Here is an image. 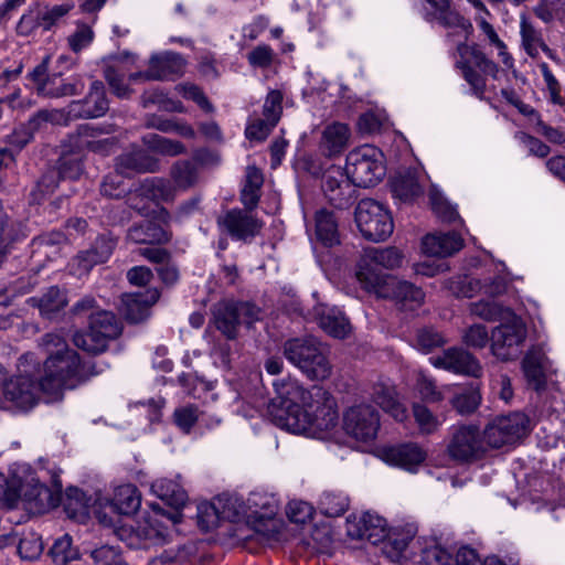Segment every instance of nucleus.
<instances>
[{"instance_id": "obj_12", "label": "nucleus", "mask_w": 565, "mask_h": 565, "mask_svg": "<svg viewBox=\"0 0 565 565\" xmlns=\"http://www.w3.org/2000/svg\"><path fill=\"white\" fill-rule=\"evenodd\" d=\"M505 319L491 334L492 353L503 361L515 356L526 338L525 324L519 317L512 313Z\"/></svg>"}, {"instance_id": "obj_35", "label": "nucleus", "mask_w": 565, "mask_h": 565, "mask_svg": "<svg viewBox=\"0 0 565 565\" xmlns=\"http://www.w3.org/2000/svg\"><path fill=\"white\" fill-rule=\"evenodd\" d=\"M138 195L157 203L170 202L174 200L177 189L173 183L166 179L149 178L140 184Z\"/></svg>"}, {"instance_id": "obj_17", "label": "nucleus", "mask_w": 565, "mask_h": 565, "mask_svg": "<svg viewBox=\"0 0 565 565\" xmlns=\"http://www.w3.org/2000/svg\"><path fill=\"white\" fill-rule=\"evenodd\" d=\"M246 509L248 518L259 519L260 521V524L256 527V534L259 535L262 540L271 539L276 531L273 518L277 512L274 498L253 492L247 499Z\"/></svg>"}, {"instance_id": "obj_51", "label": "nucleus", "mask_w": 565, "mask_h": 565, "mask_svg": "<svg viewBox=\"0 0 565 565\" xmlns=\"http://www.w3.org/2000/svg\"><path fill=\"white\" fill-rule=\"evenodd\" d=\"M521 36H522V45L526 53L535 57L539 55L540 50L544 52H548V47L544 43L542 35L540 32L535 30V28L526 20H521Z\"/></svg>"}, {"instance_id": "obj_59", "label": "nucleus", "mask_w": 565, "mask_h": 565, "mask_svg": "<svg viewBox=\"0 0 565 565\" xmlns=\"http://www.w3.org/2000/svg\"><path fill=\"white\" fill-rule=\"evenodd\" d=\"M172 417L178 428L189 434L200 417V411L195 405H184L175 408Z\"/></svg>"}, {"instance_id": "obj_36", "label": "nucleus", "mask_w": 565, "mask_h": 565, "mask_svg": "<svg viewBox=\"0 0 565 565\" xmlns=\"http://www.w3.org/2000/svg\"><path fill=\"white\" fill-rule=\"evenodd\" d=\"M460 58L457 62H465L469 66L479 68L484 75L497 78L499 66L487 57V55L476 46L460 44L457 47Z\"/></svg>"}, {"instance_id": "obj_11", "label": "nucleus", "mask_w": 565, "mask_h": 565, "mask_svg": "<svg viewBox=\"0 0 565 565\" xmlns=\"http://www.w3.org/2000/svg\"><path fill=\"white\" fill-rule=\"evenodd\" d=\"M529 419L523 413H512L490 422L484 430L487 447L501 448L514 444L527 433Z\"/></svg>"}, {"instance_id": "obj_46", "label": "nucleus", "mask_w": 565, "mask_h": 565, "mask_svg": "<svg viewBox=\"0 0 565 565\" xmlns=\"http://www.w3.org/2000/svg\"><path fill=\"white\" fill-rule=\"evenodd\" d=\"M319 326L333 338L343 339L351 332V326L345 316L334 309L319 316Z\"/></svg>"}, {"instance_id": "obj_58", "label": "nucleus", "mask_w": 565, "mask_h": 565, "mask_svg": "<svg viewBox=\"0 0 565 565\" xmlns=\"http://www.w3.org/2000/svg\"><path fill=\"white\" fill-rule=\"evenodd\" d=\"M471 313L488 321L505 319L512 315L510 310L504 309L497 302L490 301H478L472 303Z\"/></svg>"}, {"instance_id": "obj_38", "label": "nucleus", "mask_w": 565, "mask_h": 565, "mask_svg": "<svg viewBox=\"0 0 565 565\" xmlns=\"http://www.w3.org/2000/svg\"><path fill=\"white\" fill-rule=\"evenodd\" d=\"M151 492L175 509L182 508L188 499L186 492L178 482L166 478L153 481Z\"/></svg>"}, {"instance_id": "obj_39", "label": "nucleus", "mask_w": 565, "mask_h": 565, "mask_svg": "<svg viewBox=\"0 0 565 565\" xmlns=\"http://www.w3.org/2000/svg\"><path fill=\"white\" fill-rule=\"evenodd\" d=\"M111 504L120 514L130 515L140 508L141 495L134 484H121L115 489Z\"/></svg>"}, {"instance_id": "obj_27", "label": "nucleus", "mask_w": 565, "mask_h": 565, "mask_svg": "<svg viewBox=\"0 0 565 565\" xmlns=\"http://www.w3.org/2000/svg\"><path fill=\"white\" fill-rule=\"evenodd\" d=\"M351 139L350 127L340 121L328 124L321 136L320 147L329 157L339 156L349 146Z\"/></svg>"}, {"instance_id": "obj_18", "label": "nucleus", "mask_w": 565, "mask_h": 565, "mask_svg": "<svg viewBox=\"0 0 565 565\" xmlns=\"http://www.w3.org/2000/svg\"><path fill=\"white\" fill-rule=\"evenodd\" d=\"M108 109L109 102L104 84L100 81H94L84 99L70 104L68 114L78 118H98L104 116Z\"/></svg>"}, {"instance_id": "obj_29", "label": "nucleus", "mask_w": 565, "mask_h": 565, "mask_svg": "<svg viewBox=\"0 0 565 565\" xmlns=\"http://www.w3.org/2000/svg\"><path fill=\"white\" fill-rule=\"evenodd\" d=\"M348 533L356 539H380L385 533L386 521L377 514L365 512L352 521L348 519Z\"/></svg>"}, {"instance_id": "obj_43", "label": "nucleus", "mask_w": 565, "mask_h": 565, "mask_svg": "<svg viewBox=\"0 0 565 565\" xmlns=\"http://www.w3.org/2000/svg\"><path fill=\"white\" fill-rule=\"evenodd\" d=\"M170 177L177 191L189 190L199 182L198 164L191 160H179L172 164Z\"/></svg>"}, {"instance_id": "obj_22", "label": "nucleus", "mask_w": 565, "mask_h": 565, "mask_svg": "<svg viewBox=\"0 0 565 565\" xmlns=\"http://www.w3.org/2000/svg\"><path fill=\"white\" fill-rule=\"evenodd\" d=\"M159 299L157 289L126 294L121 297V312L127 320L137 323L148 317L149 308Z\"/></svg>"}, {"instance_id": "obj_42", "label": "nucleus", "mask_w": 565, "mask_h": 565, "mask_svg": "<svg viewBox=\"0 0 565 565\" xmlns=\"http://www.w3.org/2000/svg\"><path fill=\"white\" fill-rule=\"evenodd\" d=\"M316 236L326 246L339 244L338 221L332 212L320 210L316 213Z\"/></svg>"}, {"instance_id": "obj_28", "label": "nucleus", "mask_w": 565, "mask_h": 565, "mask_svg": "<svg viewBox=\"0 0 565 565\" xmlns=\"http://www.w3.org/2000/svg\"><path fill=\"white\" fill-rule=\"evenodd\" d=\"M373 401L397 422L407 418L406 407L401 403L395 387L387 382H379L373 386Z\"/></svg>"}, {"instance_id": "obj_32", "label": "nucleus", "mask_w": 565, "mask_h": 565, "mask_svg": "<svg viewBox=\"0 0 565 565\" xmlns=\"http://www.w3.org/2000/svg\"><path fill=\"white\" fill-rule=\"evenodd\" d=\"M113 131L111 125H89L84 124L77 127V129L68 136V146L72 151H84L89 150L103 135L110 134Z\"/></svg>"}, {"instance_id": "obj_47", "label": "nucleus", "mask_w": 565, "mask_h": 565, "mask_svg": "<svg viewBox=\"0 0 565 565\" xmlns=\"http://www.w3.org/2000/svg\"><path fill=\"white\" fill-rule=\"evenodd\" d=\"M215 501L222 520L235 522L241 516H247L246 503L235 494H222Z\"/></svg>"}, {"instance_id": "obj_34", "label": "nucleus", "mask_w": 565, "mask_h": 565, "mask_svg": "<svg viewBox=\"0 0 565 565\" xmlns=\"http://www.w3.org/2000/svg\"><path fill=\"white\" fill-rule=\"evenodd\" d=\"M127 236L137 244H163L170 239V234L152 221L135 224L129 228Z\"/></svg>"}, {"instance_id": "obj_50", "label": "nucleus", "mask_w": 565, "mask_h": 565, "mask_svg": "<svg viewBox=\"0 0 565 565\" xmlns=\"http://www.w3.org/2000/svg\"><path fill=\"white\" fill-rule=\"evenodd\" d=\"M50 556L56 565H65L79 557V552L73 546L72 537L64 534L56 539L50 548Z\"/></svg>"}, {"instance_id": "obj_37", "label": "nucleus", "mask_w": 565, "mask_h": 565, "mask_svg": "<svg viewBox=\"0 0 565 565\" xmlns=\"http://www.w3.org/2000/svg\"><path fill=\"white\" fill-rule=\"evenodd\" d=\"M58 116L57 111L40 110L28 122L26 126H21L10 135V143L19 149L28 145L35 130L39 129L42 122L55 121Z\"/></svg>"}, {"instance_id": "obj_52", "label": "nucleus", "mask_w": 565, "mask_h": 565, "mask_svg": "<svg viewBox=\"0 0 565 565\" xmlns=\"http://www.w3.org/2000/svg\"><path fill=\"white\" fill-rule=\"evenodd\" d=\"M349 508V498L342 493L324 492L319 501L320 512L328 518H338Z\"/></svg>"}, {"instance_id": "obj_8", "label": "nucleus", "mask_w": 565, "mask_h": 565, "mask_svg": "<svg viewBox=\"0 0 565 565\" xmlns=\"http://www.w3.org/2000/svg\"><path fill=\"white\" fill-rule=\"evenodd\" d=\"M50 62L51 56L45 55L41 63L28 75L33 82L39 95L50 98H60L78 95L83 92L85 84L81 75H74L68 78H63L60 73L49 75Z\"/></svg>"}, {"instance_id": "obj_23", "label": "nucleus", "mask_w": 565, "mask_h": 565, "mask_svg": "<svg viewBox=\"0 0 565 565\" xmlns=\"http://www.w3.org/2000/svg\"><path fill=\"white\" fill-rule=\"evenodd\" d=\"M387 289V296H381L380 298H387L394 300L401 309L414 310L423 305L425 299L424 291L412 282L398 280L393 278Z\"/></svg>"}, {"instance_id": "obj_4", "label": "nucleus", "mask_w": 565, "mask_h": 565, "mask_svg": "<svg viewBox=\"0 0 565 565\" xmlns=\"http://www.w3.org/2000/svg\"><path fill=\"white\" fill-rule=\"evenodd\" d=\"M180 520L179 512L166 513L161 509L153 508L152 513L138 521L136 527L125 524L114 532L130 548H148L153 544L162 543L169 527L178 524Z\"/></svg>"}, {"instance_id": "obj_33", "label": "nucleus", "mask_w": 565, "mask_h": 565, "mask_svg": "<svg viewBox=\"0 0 565 565\" xmlns=\"http://www.w3.org/2000/svg\"><path fill=\"white\" fill-rule=\"evenodd\" d=\"M403 253L394 246L384 248H367L363 253V268L367 269L369 264L379 265L386 270H393L402 266Z\"/></svg>"}, {"instance_id": "obj_6", "label": "nucleus", "mask_w": 565, "mask_h": 565, "mask_svg": "<svg viewBox=\"0 0 565 565\" xmlns=\"http://www.w3.org/2000/svg\"><path fill=\"white\" fill-rule=\"evenodd\" d=\"M75 3L67 1L61 4L34 2L19 19L15 31L20 36L33 35L38 30L50 32L74 10Z\"/></svg>"}, {"instance_id": "obj_3", "label": "nucleus", "mask_w": 565, "mask_h": 565, "mask_svg": "<svg viewBox=\"0 0 565 565\" xmlns=\"http://www.w3.org/2000/svg\"><path fill=\"white\" fill-rule=\"evenodd\" d=\"M41 361L32 352L23 354L18 362V374L4 384V398L19 409H30L43 395Z\"/></svg>"}, {"instance_id": "obj_1", "label": "nucleus", "mask_w": 565, "mask_h": 565, "mask_svg": "<svg viewBox=\"0 0 565 565\" xmlns=\"http://www.w3.org/2000/svg\"><path fill=\"white\" fill-rule=\"evenodd\" d=\"M274 388L276 396L267 411L277 426L295 434H316L335 427V401L323 387L307 390L299 381L287 377L274 382Z\"/></svg>"}, {"instance_id": "obj_64", "label": "nucleus", "mask_w": 565, "mask_h": 565, "mask_svg": "<svg viewBox=\"0 0 565 565\" xmlns=\"http://www.w3.org/2000/svg\"><path fill=\"white\" fill-rule=\"evenodd\" d=\"M275 60L276 53L267 44H259L247 54L249 65L257 68H268Z\"/></svg>"}, {"instance_id": "obj_5", "label": "nucleus", "mask_w": 565, "mask_h": 565, "mask_svg": "<svg viewBox=\"0 0 565 565\" xmlns=\"http://www.w3.org/2000/svg\"><path fill=\"white\" fill-rule=\"evenodd\" d=\"M284 356L308 379L323 381L331 375L332 365L321 343L312 337L292 338L282 345Z\"/></svg>"}, {"instance_id": "obj_54", "label": "nucleus", "mask_w": 565, "mask_h": 565, "mask_svg": "<svg viewBox=\"0 0 565 565\" xmlns=\"http://www.w3.org/2000/svg\"><path fill=\"white\" fill-rule=\"evenodd\" d=\"M486 14L482 15V13H479L477 14L476 17V21L480 28V30L483 32V34L487 36V39L489 40V42L494 45L498 51H499V56L501 57V61L502 63L508 66V67H511L512 66V63H513V58L511 57V55L508 53L507 51V45L504 44L503 41L500 40V38L498 36L494 28L492 26V24H490L486 18H484Z\"/></svg>"}, {"instance_id": "obj_55", "label": "nucleus", "mask_w": 565, "mask_h": 565, "mask_svg": "<svg viewBox=\"0 0 565 565\" xmlns=\"http://www.w3.org/2000/svg\"><path fill=\"white\" fill-rule=\"evenodd\" d=\"M74 344L92 354H98L106 350L108 342L95 331L88 329L87 332H77L73 338Z\"/></svg>"}, {"instance_id": "obj_41", "label": "nucleus", "mask_w": 565, "mask_h": 565, "mask_svg": "<svg viewBox=\"0 0 565 565\" xmlns=\"http://www.w3.org/2000/svg\"><path fill=\"white\" fill-rule=\"evenodd\" d=\"M544 355L540 350H531L524 356L522 366L527 383L535 391L545 387V374L543 367Z\"/></svg>"}, {"instance_id": "obj_26", "label": "nucleus", "mask_w": 565, "mask_h": 565, "mask_svg": "<svg viewBox=\"0 0 565 565\" xmlns=\"http://www.w3.org/2000/svg\"><path fill=\"white\" fill-rule=\"evenodd\" d=\"M116 170L125 175L156 172L159 170V161L146 150L137 149L119 156L116 161Z\"/></svg>"}, {"instance_id": "obj_14", "label": "nucleus", "mask_w": 565, "mask_h": 565, "mask_svg": "<svg viewBox=\"0 0 565 565\" xmlns=\"http://www.w3.org/2000/svg\"><path fill=\"white\" fill-rule=\"evenodd\" d=\"M250 211L233 209L225 212L217 218L220 230L227 233L233 239L250 242L260 233L264 225Z\"/></svg>"}, {"instance_id": "obj_20", "label": "nucleus", "mask_w": 565, "mask_h": 565, "mask_svg": "<svg viewBox=\"0 0 565 565\" xmlns=\"http://www.w3.org/2000/svg\"><path fill=\"white\" fill-rule=\"evenodd\" d=\"M153 81L173 79L184 73L185 61L174 52L153 54L148 62Z\"/></svg>"}, {"instance_id": "obj_61", "label": "nucleus", "mask_w": 565, "mask_h": 565, "mask_svg": "<svg viewBox=\"0 0 565 565\" xmlns=\"http://www.w3.org/2000/svg\"><path fill=\"white\" fill-rule=\"evenodd\" d=\"M175 92L182 95L184 98L193 100L206 113H213L214 107L209 102L202 89L191 83H181L174 87Z\"/></svg>"}, {"instance_id": "obj_53", "label": "nucleus", "mask_w": 565, "mask_h": 565, "mask_svg": "<svg viewBox=\"0 0 565 565\" xmlns=\"http://www.w3.org/2000/svg\"><path fill=\"white\" fill-rule=\"evenodd\" d=\"M393 192L403 201H411L423 194V188L413 173L401 174L393 182Z\"/></svg>"}, {"instance_id": "obj_16", "label": "nucleus", "mask_w": 565, "mask_h": 565, "mask_svg": "<svg viewBox=\"0 0 565 565\" xmlns=\"http://www.w3.org/2000/svg\"><path fill=\"white\" fill-rule=\"evenodd\" d=\"M354 184L344 170L340 167H331L322 178V191L327 200L335 207L347 206L353 198Z\"/></svg>"}, {"instance_id": "obj_9", "label": "nucleus", "mask_w": 565, "mask_h": 565, "mask_svg": "<svg viewBox=\"0 0 565 565\" xmlns=\"http://www.w3.org/2000/svg\"><path fill=\"white\" fill-rule=\"evenodd\" d=\"M355 222L361 234L369 241H385L394 228L390 212L372 199L361 200L355 209Z\"/></svg>"}, {"instance_id": "obj_60", "label": "nucleus", "mask_w": 565, "mask_h": 565, "mask_svg": "<svg viewBox=\"0 0 565 565\" xmlns=\"http://www.w3.org/2000/svg\"><path fill=\"white\" fill-rule=\"evenodd\" d=\"M93 39L94 31L92 26L83 21H77L75 31L67 38V43L70 49L77 53L88 46Z\"/></svg>"}, {"instance_id": "obj_21", "label": "nucleus", "mask_w": 565, "mask_h": 565, "mask_svg": "<svg viewBox=\"0 0 565 565\" xmlns=\"http://www.w3.org/2000/svg\"><path fill=\"white\" fill-rule=\"evenodd\" d=\"M383 459L394 466L413 470L426 458V451L417 444L407 443L383 449Z\"/></svg>"}, {"instance_id": "obj_56", "label": "nucleus", "mask_w": 565, "mask_h": 565, "mask_svg": "<svg viewBox=\"0 0 565 565\" xmlns=\"http://www.w3.org/2000/svg\"><path fill=\"white\" fill-rule=\"evenodd\" d=\"M481 401L480 393L475 387L462 388L451 399L454 408L460 414H470L477 409Z\"/></svg>"}, {"instance_id": "obj_63", "label": "nucleus", "mask_w": 565, "mask_h": 565, "mask_svg": "<svg viewBox=\"0 0 565 565\" xmlns=\"http://www.w3.org/2000/svg\"><path fill=\"white\" fill-rule=\"evenodd\" d=\"M433 211L445 222H454L458 217L457 210L437 191L429 193Z\"/></svg>"}, {"instance_id": "obj_31", "label": "nucleus", "mask_w": 565, "mask_h": 565, "mask_svg": "<svg viewBox=\"0 0 565 565\" xmlns=\"http://www.w3.org/2000/svg\"><path fill=\"white\" fill-rule=\"evenodd\" d=\"M29 303L39 308L43 318L53 320L67 305V298L63 290L57 287H50L42 296L32 297Z\"/></svg>"}, {"instance_id": "obj_57", "label": "nucleus", "mask_w": 565, "mask_h": 565, "mask_svg": "<svg viewBox=\"0 0 565 565\" xmlns=\"http://www.w3.org/2000/svg\"><path fill=\"white\" fill-rule=\"evenodd\" d=\"M413 414L419 430L426 435L435 433L443 423L438 416L423 404H414Z\"/></svg>"}, {"instance_id": "obj_2", "label": "nucleus", "mask_w": 565, "mask_h": 565, "mask_svg": "<svg viewBox=\"0 0 565 565\" xmlns=\"http://www.w3.org/2000/svg\"><path fill=\"white\" fill-rule=\"evenodd\" d=\"M39 348L46 354L41 363L40 376L47 403L61 401L65 391L76 388L97 374L93 364L81 362L79 355L70 349L58 333L50 332L41 337Z\"/></svg>"}, {"instance_id": "obj_15", "label": "nucleus", "mask_w": 565, "mask_h": 565, "mask_svg": "<svg viewBox=\"0 0 565 565\" xmlns=\"http://www.w3.org/2000/svg\"><path fill=\"white\" fill-rule=\"evenodd\" d=\"M345 431L358 440L373 439L379 430V414L370 405H356L350 407L343 417Z\"/></svg>"}, {"instance_id": "obj_25", "label": "nucleus", "mask_w": 565, "mask_h": 565, "mask_svg": "<svg viewBox=\"0 0 565 565\" xmlns=\"http://www.w3.org/2000/svg\"><path fill=\"white\" fill-rule=\"evenodd\" d=\"M383 270V268L375 264H369L367 269L363 268L362 255L356 265L355 276L362 288L367 292H373L377 297L387 296L386 287L394 277L385 274Z\"/></svg>"}, {"instance_id": "obj_49", "label": "nucleus", "mask_w": 565, "mask_h": 565, "mask_svg": "<svg viewBox=\"0 0 565 565\" xmlns=\"http://www.w3.org/2000/svg\"><path fill=\"white\" fill-rule=\"evenodd\" d=\"M63 504L65 512L71 519L84 521L88 515V500L79 489H68Z\"/></svg>"}, {"instance_id": "obj_62", "label": "nucleus", "mask_w": 565, "mask_h": 565, "mask_svg": "<svg viewBox=\"0 0 565 565\" xmlns=\"http://www.w3.org/2000/svg\"><path fill=\"white\" fill-rule=\"evenodd\" d=\"M416 534L417 526L413 523H407L402 527L394 529L388 536V544L398 553H402Z\"/></svg>"}, {"instance_id": "obj_13", "label": "nucleus", "mask_w": 565, "mask_h": 565, "mask_svg": "<svg viewBox=\"0 0 565 565\" xmlns=\"http://www.w3.org/2000/svg\"><path fill=\"white\" fill-rule=\"evenodd\" d=\"M449 456L461 462L473 461L481 458L488 450L484 435L478 427L465 425L458 427L447 447Z\"/></svg>"}, {"instance_id": "obj_10", "label": "nucleus", "mask_w": 565, "mask_h": 565, "mask_svg": "<svg viewBox=\"0 0 565 565\" xmlns=\"http://www.w3.org/2000/svg\"><path fill=\"white\" fill-rule=\"evenodd\" d=\"M260 310L249 302H220L214 307V324L227 339H235L239 324L252 326Z\"/></svg>"}, {"instance_id": "obj_19", "label": "nucleus", "mask_w": 565, "mask_h": 565, "mask_svg": "<svg viewBox=\"0 0 565 565\" xmlns=\"http://www.w3.org/2000/svg\"><path fill=\"white\" fill-rule=\"evenodd\" d=\"M430 362L436 367L457 374L479 377L482 372L479 361L468 351L458 348L448 349L441 355L430 358Z\"/></svg>"}, {"instance_id": "obj_24", "label": "nucleus", "mask_w": 565, "mask_h": 565, "mask_svg": "<svg viewBox=\"0 0 565 565\" xmlns=\"http://www.w3.org/2000/svg\"><path fill=\"white\" fill-rule=\"evenodd\" d=\"M462 247L463 239L455 232L428 234L422 242L423 252L434 257L451 256Z\"/></svg>"}, {"instance_id": "obj_45", "label": "nucleus", "mask_w": 565, "mask_h": 565, "mask_svg": "<svg viewBox=\"0 0 565 565\" xmlns=\"http://www.w3.org/2000/svg\"><path fill=\"white\" fill-rule=\"evenodd\" d=\"M434 9L435 17L440 24L447 28H462L471 26L456 9L450 4V0H426Z\"/></svg>"}, {"instance_id": "obj_7", "label": "nucleus", "mask_w": 565, "mask_h": 565, "mask_svg": "<svg viewBox=\"0 0 565 565\" xmlns=\"http://www.w3.org/2000/svg\"><path fill=\"white\" fill-rule=\"evenodd\" d=\"M381 157V152L371 146L353 149L347 156L344 172L355 186H373L385 173Z\"/></svg>"}, {"instance_id": "obj_44", "label": "nucleus", "mask_w": 565, "mask_h": 565, "mask_svg": "<svg viewBox=\"0 0 565 565\" xmlns=\"http://www.w3.org/2000/svg\"><path fill=\"white\" fill-rule=\"evenodd\" d=\"M89 328L102 335L107 342L117 338L121 328L115 315L107 310H98L89 315Z\"/></svg>"}, {"instance_id": "obj_40", "label": "nucleus", "mask_w": 565, "mask_h": 565, "mask_svg": "<svg viewBox=\"0 0 565 565\" xmlns=\"http://www.w3.org/2000/svg\"><path fill=\"white\" fill-rule=\"evenodd\" d=\"M128 54H122L121 57L117 60L115 64L107 65L104 70V77L110 87V90L118 98L127 99L131 96L132 89L125 82V73H124V58H129Z\"/></svg>"}, {"instance_id": "obj_30", "label": "nucleus", "mask_w": 565, "mask_h": 565, "mask_svg": "<svg viewBox=\"0 0 565 565\" xmlns=\"http://www.w3.org/2000/svg\"><path fill=\"white\" fill-rule=\"evenodd\" d=\"M114 248L115 241L111 237L99 236L89 249L77 255L78 267L84 271L90 270L93 266L105 263L110 257Z\"/></svg>"}, {"instance_id": "obj_48", "label": "nucleus", "mask_w": 565, "mask_h": 565, "mask_svg": "<svg viewBox=\"0 0 565 565\" xmlns=\"http://www.w3.org/2000/svg\"><path fill=\"white\" fill-rule=\"evenodd\" d=\"M142 140L149 150L162 156L175 157L186 152V148L182 142L156 134L147 135Z\"/></svg>"}]
</instances>
